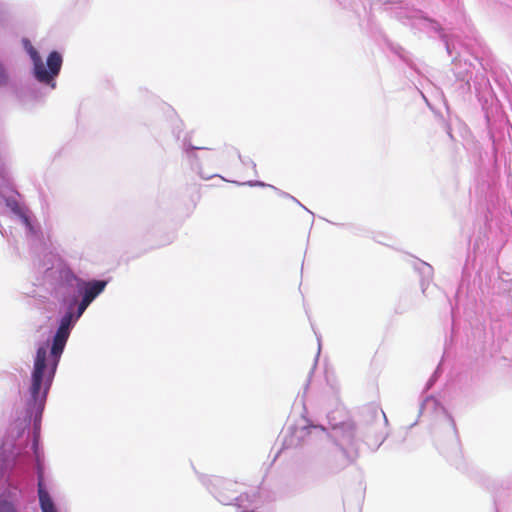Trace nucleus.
Returning a JSON list of instances; mask_svg holds the SVG:
<instances>
[{
	"label": "nucleus",
	"mask_w": 512,
	"mask_h": 512,
	"mask_svg": "<svg viewBox=\"0 0 512 512\" xmlns=\"http://www.w3.org/2000/svg\"><path fill=\"white\" fill-rule=\"evenodd\" d=\"M72 321L73 315L71 312L66 313L62 317L53 338L50 360H48L47 348L45 346L37 349L30 386V395L35 406L42 407L46 400L60 357L70 335Z\"/></svg>",
	"instance_id": "f257e3e1"
},
{
	"label": "nucleus",
	"mask_w": 512,
	"mask_h": 512,
	"mask_svg": "<svg viewBox=\"0 0 512 512\" xmlns=\"http://www.w3.org/2000/svg\"><path fill=\"white\" fill-rule=\"evenodd\" d=\"M24 46L34 66L35 78L44 84H51L55 87L54 78L59 74L62 66V56L57 51H52L47 57L46 69L38 51L32 46L29 40H24Z\"/></svg>",
	"instance_id": "f03ea898"
},
{
	"label": "nucleus",
	"mask_w": 512,
	"mask_h": 512,
	"mask_svg": "<svg viewBox=\"0 0 512 512\" xmlns=\"http://www.w3.org/2000/svg\"><path fill=\"white\" fill-rule=\"evenodd\" d=\"M24 46L34 66L35 78L44 84H51L55 87L54 78L59 74L62 66V56L57 51H52L47 57L46 69L38 51L32 46L29 40H24Z\"/></svg>",
	"instance_id": "7ed1b4c3"
},
{
	"label": "nucleus",
	"mask_w": 512,
	"mask_h": 512,
	"mask_svg": "<svg viewBox=\"0 0 512 512\" xmlns=\"http://www.w3.org/2000/svg\"><path fill=\"white\" fill-rule=\"evenodd\" d=\"M107 282L95 280L84 283L83 297L92 302L106 287Z\"/></svg>",
	"instance_id": "20e7f679"
},
{
	"label": "nucleus",
	"mask_w": 512,
	"mask_h": 512,
	"mask_svg": "<svg viewBox=\"0 0 512 512\" xmlns=\"http://www.w3.org/2000/svg\"><path fill=\"white\" fill-rule=\"evenodd\" d=\"M38 496L42 512H57L49 493L44 488L41 478L38 482Z\"/></svg>",
	"instance_id": "39448f33"
},
{
	"label": "nucleus",
	"mask_w": 512,
	"mask_h": 512,
	"mask_svg": "<svg viewBox=\"0 0 512 512\" xmlns=\"http://www.w3.org/2000/svg\"><path fill=\"white\" fill-rule=\"evenodd\" d=\"M0 512H18V510L13 502L0 500Z\"/></svg>",
	"instance_id": "423d86ee"
},
{
	"label": "nucleus",
	"mask_w": 512,
	"mask_h": 512,
	"mask_svg": "<svg viewBox=\"0 0 512 512\" xmlns=\"http://www.w3.org/2000/svg\"><path fill=\"white\" fill-rule=\"evenodd\" d=\"M90 303L91 302L89 300L85 299L84 297L82 298L77 309V318L83 314V312L86 310Z\"/></svg>",
	"instance_id": "0eeeda50"
},
{
	"label": "nucleus",
	"mask_w": 512,
	"mask_h": 512,
	"mask_svg": "<svg viewBox=\"0 0 512 512\" xmlns=\"http://www.w3.org/2000/svg\"><path fill=\"white\" fill-rule=\"evenodd\" d=\"M6 79L5 77V73H4V69L3 67L0 65V83L4 82Z\"/></svg>",
	"instance_id": "6e6552de"
},
{
	"label": "nucleus",
	"mask_w": 512,
	"mask_h": 512,
	"mask_svg": "<svg viewBox=\"0 0 512 512\" xmlns=\"http://www.w3.org/2000/svg\"><path fill=\"white\" fill-rule=\"evenodd\" d=\"M23 221H24V223L26 224L27 227H29L30 229L32 228L31 227V223L29 221V218L27 216H23Z\"/></svg>",
	"instance_id": "1a4fd4ad"
}]
</instances>
